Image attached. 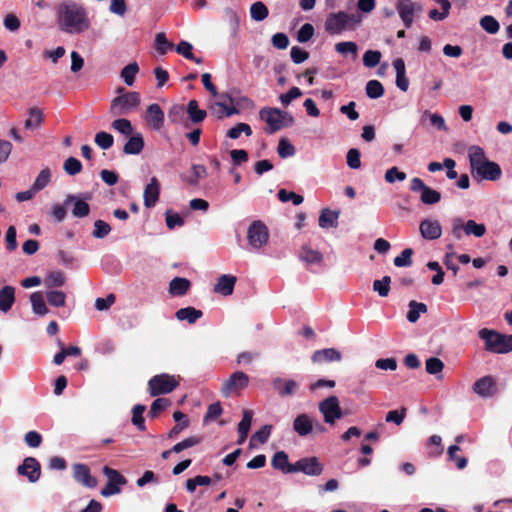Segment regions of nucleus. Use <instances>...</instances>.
Returning a JSON list of instances; mask_svg holds the SVG:
<instances>
[{
    "instance_id": "1",
    "label": "nucleus",
    "mask_w": 512,
    "mask_h": 512,
    "mask_svg": "<svg viewBox=\"0 0 512 512\" xmlns=\"http://www.w3.org/2000/svg\"><path fill=\"white\" fill-rule=\"evenodd\" d=\"M56 21L59 30L67 34H81L91 27L87 10L75 1H64L58 5Z\"/></svg>"
},
{
    "instance_id": "2",
    "label": "nucleus",
    "mask_w": 512,
    "mask_h": 512,
    "mask_svg": "<svg viewBox=\"0 0 512 512\" xmlns=\"http://www.w3.org/2000/svg\"><path fill=\"white\" fill-rule=\"evenodd\" d=\"M361 22V18L345 11L329 13L324 22V30L330 36L342 35L346 31L355 30Z\"/></svg>"
},
{
    "instance_id": "3",
    "label": "nucleus",
    "mask_w": 512,
    "mask_h": 512,
    "mask_svg": "<svg viewBox=\"0 0 512 512\" xmlns=\"http://www.w3.org/2000/svg\"><path fill=\"white\" fill-rule=\"evenodd\" d=\"M259 118L267 124L265 132L273 134L294 123V118L286 111L278 108L264 107L259 111Z\"/></svg>"
},
{
    "instance_id": "4",
    "label": "nucleus",
    "mask_w": 512,
    "mask_h": 512,
    "mask_svg": "<svg viewBox=\"0 0 512 512\" xmlns=\"http://www.w3.org/2000/svg\"><path fill=\"white\" fill-rule=\"evenodd\" d=\"M482 340L489 352L507 354L512 351V334L506 335L496 330L482 328Z\"/></svg>"
},
{
    "instance_id": "5",
    "label": "nucleus",
    "mask_w": 512,
    "mask_h": 512,
    "mask_svg": "<svg viewBox=\"0 0 512 512\" xmlns=\"http://www.w3.org/2000/svg\"><path fill=\"white\" fill-rule=\"evenodd\" d=\"M179 380V376L167 373L154 375L148 381V392L152 397L169 394L180 385Z\"/></svg>"
},
{
    "instance_id": "6",
    "label": "nucleus",
    "mask_w": 512,
    "mask_h": 512,
    "mask_svg": "<svg viewBox=\"0 0 512 512\" xmlns=\"http://www.w3.org/2000/svg\"><path fill=\"white\" fill-rule=\"evenodd\" d=\"M140 104L138 92H126L115 97L110 104V113L114 116L127 115Z\"/></svg>"
},
{
    "instance_id": "7",
    "label": "nucleus",
    "mask_w": 512,
    "mask_h": 512,
    "mask_svg": "<svg viewBox=\"0 0 512 512\" xmlns=\"http://www.w3.org/2000/svg\"><path fill=\"white\" fill-rule=\"evenodd\" d=\"M269 239L267 226L261 220L253 221L247 230V240L254 249L263 247Z\"/></svg>"
},
{
    "instance_id": "8",
    "label": "nucleus",
    "mask_w": 512,
    "mask_h": 512,
    "mask_svg": "<svg viewBox=\"0 0 512 512\" xmlns=\"http://www.w3.org/2000/svg\"><path fill=\"white\" fill-rule=\"evenodd\" d=\"M103 473L107 477L108 481L105 487L101 490V495L104 497H109L111 495L120 493V486L125 485L127 482L125 477L117 470L108 466H104Z\"/></svg>"
},
{
    "instance_id": "9",
    "label": "nucleus",
    "mask_w": 512,
    "mask_h": 512,
    "mask_svg": "<svg viewBox=\"0 0 512 512\" xmlns=\"http://www.w3.org/2000/svg\"><path fill=\"white\" fill-rule=\"evenodd\" d=\"M249 384V376L242 372L236 371L222 383L221 393L224 397H229L233 393H238L240 390L246 388Z\"/></svg>"
},
{
    "instance_id": "10",
    "label": "nucleus",
    "mask_w": 512,
    "mask_h": 512,
    "mask_svg": "<svg viewBox=\"0 0 512 512\" xmlns=\"http://www.w3.org/2000/svg\"><path fill=\"white\" fill-rule=\"evenodd\" d=\"M319 411L323 414L324 421L328 424H334L337 419L343 415L336 396H329L319 403Z\"/></svg>"
},
{
    "instance_id": "11",
    "label": "nucleus",
    "mask_w": 512,
    "mask_h": 512,
    "mask_svg": "<svg viewBox=\"0 0 512 512\" xmlns=\"http://www.w3.org/2000/svg\"><path fill=\"white\" fill-rule=\"evenodd\" d=\"M289 471L302 472L309 476H319L323 472V465L317 457H304L296 461Z\"/></svg>"
},
{
    "instance_id": "12",
    "label": "nucleus",
    "mask_w": 512,
    "mask_h": 512,
    "mask_svg": "<svg viewBox=\"0 0 512 512\" xmlns=\"http://www.w3.org/2000/svg\"><path fill=\"white\" fill-rule=\"evenodd\" d=\"M397 12L406 28H409L416 13L421 11V6L412 0H399L396 4Z\"/></svg>"
},
{
    "instance_id": "13",
    "label": "nucleus",
    "mask_w": 512,
    "mask_h": 512,
    "mask_svg": "<svg viewBox=\"0 0 512 512\" xmlns=\"http://www.w3.org/2000/svg\"><path fill=\"white\" fill-rule=\"evenodd\" d=\"M19 475L26 476L31 483L39 480L41 476V465L34 457H26L22 464L18 466Z\"/></svg>"
},
{
    "instance_id": "14",
    "label": "nucleus",
    "mask_w": 512,
    "mask_h": 512,
    "mask_svg": "<svg viewBox=\"0 0 512 512\" xmlns=\"http://www.w3.org/2000/svg\"><path fill=\"white\" fill-rule=\"evenodd\" d=\"M73 477L76 482L82 484L87 488H95L97 486V480L90 473V469L87 465L77 463L73 465Z\"/></svg>"
},
{
    "instance_id": "15",
    "label": "nucleus",
    "mask_w": 512,
    "mask_h": 512,
    "mask_svg": "<svg viewBox=\"0 0 512 512\" xmlns=\"http://www.w3.org/2000/svg\"><path fill=\"white\" fill-rule=\"evenodd\" d=\"M165 115L157 103L150 104L147 107L145 121L154 130L158 131L163 127Z\"/></svg>"
},
{
    "instance_id": "16",
    "label": "nucleus",
    "mask_w": 512,
    "mask_h": 512,
    "mask_svg": "<svg viewBox=\"0 0 512 512\" xmlns=\"http://www.w3.org/2000/svg\"><path fill=\"white\" fill-rule=\"evenodd\" d=\"M272 386L281 397H287L296 393L299 384L293 379L276 377L272 380Z\"/></svg>"
},
{
    "instance_id": "17",
    "label": "nucleus",
    "mask_w": 512,
    "mask_h": 512,
    "mask_svg": "<svg viewBox=\"0 0 512 512\" xmlns=\"http://www.w3.org/2000/svg\"><path fill=\"white\" fill-rule=\"evenodd\" d=\"M293 429L299 436H307L314 429V420L308 414L302 413L294 419Z\"/></svg>"
},
{
    "instance_id": "18",
    "label": "nucleus",
    "mask_w": 512,
    "mask_h": 512,
    "mask_svg": "<svg viewBox=\"0 0 512 512\" xmlns=\"http://www.w3.org/2000/svg\"><path fill=\"white\" fill-rule=\"evenodd\" d=\"M419 230L424 239L435 240L441 236L442 229L438 221L425 219L421 221Z\"/></svg>"
},
{
    "instance_id": "19",
    "label": "nucleus",
    "mask_w": 512,
    "mask_h": 512,
    "mask_svg": "<svg viewBox=\"0 0 512 512\" xmlns=\"http://www.w3.org/2000/svg\"><path fill=\"white\" fill-rule=\"evenodd\" d=\"M342 355L335 348H325L321 350H316L313 352L311 356V360L313 363H323V362H333V361H341Z\"/></svg>"
},
{
    "instance_id": "20",
    "label": "nucleus",
    "mask_w": 512,
    "mask_h": 512,
    "mask_svg": "<svg viewBox=\"0 0 512 512\" xmlns=\"http://www.w3.org/2000/svg\"><path fill=\"white\" fill-rule=\"evenodd\" d=\"M237 278L233 275H221L217 283L214 285V292L219 293L223 296H229L234 291Z\"/></svg>"
},
{
    "instance_id": "21",
    "label": "nucleus",
    "mask_w": 512,
    "mask_h": 512,
    "mask_svg": "<svg viewBox=\"0 0 512 512\" xmlns=\"http://www.w3.org/2000/svg\"><path fill=\"white\" fill-rule=\"evenodd\" d=\"M71 203H73L72 214L74 217L84 218L89 215L90 206L87 202L69 194L64 204L69 205Z\"/></svg>"
},
{
    "instance_id": "22",
    "label": "nucleus",
    "mask_w": 512,
    "mask_h": 512,
    "mask_svg": "<svg viewBox=\"0 0 512 512\" xmlns=\"http://www.w3.org/2000/svg\"><path fill=\"white\" fill-rule=\"evenodd\" d=\"M129 139L123 147V152L127 155H138L144 148V138L141 133H133L128 136Z\"/></svg>"
},
{
    "instance_id": "23",
    "label": "nucleus",
    "mask_w": 512,
    "mask_h": 512,
    "mask_svg": "<svg viewBox=\"0 0 512 512\" xmlns=\"http://www.w3.org/2000/svg\"><path fill=\"white\" fill-rule=\"evenodd\" d=\"M500 166L492 161H489L482 154V179L495 181L501 176Z\"/></svg>"
},
{
    "instance_id": "24",
    "label": "nucleus",
    "mask_w": 512,
    "mask_h": 512,
    "mask_svg": "<svg viewBox=\"0 0 512 512\" xmlns=\"http://www.w3.org/2000/svg\"><path fill=\"white\" fill-rule=\"evenodd\" d=\"M393 67L396 71V86L403 92H406L409 87V80L406 77L405 63L401 58L393 61Z\"/></svg>"
},
{
    "instance_id": "25",
    "label": "nucleus",
    "mask_w": 512,
    "mask_h": 512,
    "mask_svg": "<svg viewBox=\"0 0 512 512\" xmlns=\"http://www.w3.org/2000/svg\"><path fill=\"white\" fill-rule=\"evenodd\" d=\"M15 302V288L6 285L0 289V311L7 313Z\"/></svg>"
},
{
    "instance_id": "26",
    "label": "nucleus",
    "mask_w": 512,
    "mask_h": 512,
    "mask_svg": "<svg viewBox=\"0 0 512 512\" xmlns=\"http://www.w3.org/2000/svg\"><path fill=\"white\" fill-rule=\"evenodd\" d=\"M191 287V282L187 278L175 277L169 283V293L172 296H184Z\"/></svg>"
},
{
    "instance_id": "27",
    "label": "nucleus",
    "mask_w": 512,
    "mask_h": 512,
    "mask_svg": "<svg viewBox=\"0 0 512 512\" xmlns=\"http://www.w3.org/2000/svg\"><path fill=\"white\" fill-rule=\"evenodd\" d=\"M176 318L179 321H187L189 324H194L198 319L203 316L201 310H198L192 306L181 308L175 313Z\"/></svg>"
},
{
    "instance_id": "28",
    "label": "nucleus",
    "mask_w": 512,
    "mask_h": 512,
    "mask_svg": "<svg viewBox=\"0 0 512 512\" xmlns=\"http://www.w3.org/2000/svg\"><path fill=\"white\" fill-rule=\"evenodd\" d=\"M339 214L340 212L336 210L322 209L318 220L319 226L321 228L337 227Z\"/></svg>"
},
{
    "instance_id": "29",
    "label": "nucleus",
    "mask_w": 512,
    "mask_h": 512,
    "mask_svg": "<svg viewBox=\"0 0 512 512\" xmlns=\"http://www.w3.org/2000/svg\"><path fill=\"white\" fill-rule=\"evenodd\" d=\"M271 465L274 469L280 470L283 473H293V471H289L293 464L289 463L288 454L285 451L276 452L272 457Z\"/></svg>"
},
{
    "instance_id": "30",
    "label": "nucleus",
    "mask_w": 512,
    "mask_h": 512,
    "mask_svg": "<svg viewBox=\"0 0 512 512\" xmlns=\"http://www.w3.org/2000/svg\"><path fill=\"white\" fill-rule=\"evenodd\" d=\"M187 114L192 123H201L207 116L205 110L200 109L198 102L194 99L190 100L187 105Z\"/></svg>"
},
{
    "instance_id": "31",
    "label": "nucleus",
    "mask_w": 512,
    "mask_h": 512,
    "mask_svg": "<svg viewBox=\"0 0 512 512\" xmlns=\"http://www.w3.org/2000/svg\"><path fill=\"white\" fill-rule=\"evenodd\" d=\"M30 302L32 305V310L35 314L44 316L49 312L44 301V296L41 291L33 292L30 295Z\"/></svg>"
},
{
    "instance_id": "32",
    "label": "nucleus",
    "mask_w": 512,
    "mask_h": 512,
    "mask_svg": "<svg viewBox=\"0 0 512 512\" xmlns=\"http://www.w3.org/2000/svg\"><path fill=\"white\" fill-rule=\"evenodd\" d=\"M407 320L411 323H415L420 318L421 313H426L428 308L425 303L411 300L408 304Z\"/></svg>"
},
{
    "instance_id": "33",
    "label": "nucleus",
    "mask_w": 512,
    "mask_h": 512,
    "mask_svg": "<svg viewBox=\"0 0 512 512\" xmlns=\"http://www.w3.org/2000/svg\"><path fill=\"white\" fill-rule=\"evenodd\" d=\"M43 121V113L42 111L37 108H31L28 111V118L25 120V128L26 129H36L38 128Z\"/></svg>"
},
{
    "instance_id": "34",
    "label": "nucleus",
    "mask_w": 512,
    "mask_h": 512,
    "mask_svg": "<svg viewBox=\"0 0 512 512\" xmlns=\"http://www.w3.org/2000/svg\"><path fill=\"white\" fill-rule=\"evenodd\" d=\"M335 51L344 57L351 55L353 58H356L358 46L353 41L338 42L335 44Z\"/></svg>"
},
{
    "instance_id": "35",
    "label": "nucleus",
    "mask_w": 512,
    "mask_h": 512,
    "mask_svg": "<svg viewBox=\"0 0 512 512\" xmlns=\"http://www.w3.org/2000/svg\"><path fill=\"white\" fill-rule=\"evenodd\" d=\"M145 410H146V406L142 405V404H137L132 409L131 421H132L133 425H135L138 428V430H140V431L146 430L145 420L143 417V413L145 412Z\"/></svg>"
},
{
    "instance_id": "36",
    "label": "nucleus",
    "mask_w": 512,
    "mask_h": 512,
    "mask_svg": "<svg viewBox=\"0 0 512 512\" xmlns=\"http://www.w3.org/2000/svg\"><path fill=\"white\" fill-rule=\"evenodd\" d=\"M50 180H51L50 169L45 168V169L41 170L40 173L38 174V176L36 177L32 187H31V190H29L28 192L40 191V190L44 189L48 185Z\"/></svg>"
},
{
    "instance_id": "37",
    "label": "nucleus",
    "mask_w": 512,
    "mask_h": 512,
    "mask_svg": "<svg viewBox=\"0 0 512 512\" xmlns=\"http://www.w3.org/2000/svg\"><path fill=\"white\" fill-rule=\"evenodd\" d=\"M111 128L126 137L133 134V127L131 122L125 118H119L114 120L111 123Z\"/></svg>"
},
{
    "instance_id": "38",
    "label": "nucleus",
    "mask_w": 512,
    "mask_h": 512,
    "mask_svg": "<svg viewBox=\"0 0 512 512\" xmlns=\"http://www.w3.org/2000/svg\"><path fill=\"white\" fill-rule=\"evenodd\" d=\"M47 288H57L65 284V276L61 271H53L44 279Z\"/></svg>"
},
{
    "instance_id": "39",
    "label": "nucleus",
    "mask_w": 512,
    "mask_h": 512,
    "mask_svg": "<svg viewBox=\"0 0 512 512\" xmlns=\"http://www.w3.org/2000/svg\"><path fill=\"white\" fill-rule=\"evenodd\" d=\"M300 258L308 264H320L323 260V255L319 251L304 247Z\"/></svg>"
},
{
    "instance_id": "40",
    "label": "nucleus",
    "mask_w": 512,
    "mask_h": 512,
    "mask_svg": "<svg viewBox=\"0 0 512 512\" xmlns=\"http://www.w3.org/2000/svg\"><path fill=\"white\" fill-rule=\"evenodd\" d=\"M171 404L170 400L166 398H157L155 399L150 407V410L148 412V416L151 419H155L158 417V415L164 411L167 407H169Z\"/></svg>"
},
{
    "instance_id": "41",
    "label": "nucleus",
    "mask_w": 512,
    "mask_h": 512,
    "mask_svg": "<svg viewBox=\"0 0 512 512\" xmlns=\"http://www.w3.org/2000/svg\"><path fill=\"white\" fill-rule=\"evenodd\" d=\"M498 393L496 381L491 376L482 377V397H493Z\"/></svg>"
},
{
    "instance_id": "42",
    "label": "nucleus",
    "mask_w": 512,
    "mask_h": 512,
    "mask_svg": "<svg viewBox=\"0 0 512 512\" xmlns=\"http://www.w3.org/2000/svg\"><path fill=\"white\" fill-rule=\"evenodd\" d=\"M138 71V64L136 62L130 63L122 69L121 78L128 86H132Z\"/></svg>"
},
{
    "instance_id": "43",
    "label": "nucleus",
    "mask_w": 512,
    "mask_h": 512,
    "mask_svg": "<svg viewBox=\"0 0 512 512\" xmlns=\"http://www.w3.org/2000/svg\"><path fill=\"white\" fill-rule=\"evenodd\" d=\"M48 303L54 307H64L66 304V294L59 290H50L46 293Z\"/></svg>"
},
{
    "instance_id": "44",
    "label": "nucleus",
    "mask_w": 512,
    "mask_h": 512,
    "mask_svg": "<svg viewBox=\"0 0 512 512\" xmlns=\"http://www.w3.org/2000/svg\"><path fill=\"white\" fill-rule=\"evenodd\" d=\"M469 160L474 177L480 175V147L471 146L469 148Z\"/></svg>"
},
{
    "instance_id": "45",
    "label": "nucleus",
    "mask_w": 512,
    "mask_h": 512,
    "mask_svg": "<svg viewBox=\"0 0 512 512\" xmlns=\"http://www.w3.org/2000/svg\"><path fill=\"white\" fill-rule=\"evenodd\" d=\"M250 14L253 20L262 21L267 18L269 11L262 2L258 1L251 5Z\"/></svg>"
},
{
    "instance_id": "46",
    "label": "nucleus",
    "mask_w": 512,
    "mask_h": 512,
    "mask_svg": "<svg viewBox=\"0 0 512 512\" xmlns=\"http://www.w3.org/2000/svg\"><path fill=\"white\" fill-rule=\"evenodd\" d=\"M366 94L371 99L380 98L384 94V87L378 80H370L366 84Z\"/></svg>"
},
{
    "instance_id": "47",
    "label": "nucleus",
    "mask_w": 512,
    "mask_h": 512,
    "mask_svg": "<svg viewBox=\"0 0 512 512\" xmlns=\"http://www.w3.org/2000/svg\"><path fill=\"white\" fill-rule=\"evenodd\" d=\"M390 284L391 277L384 276L382 279L373 282V290L377 292L380 297H386L390 292Z\"/></svg>"
},
{
    "instance_id": "48",
    "label": "nucleus",
    "mask_w": 512,
    "mask_h": 512,
    "mask_svg": "<svg viewBox=\"0 0 512 512\" xmlns=\"http://www.w3.org/2000/svg\"><path fill=\"white\" fill-rule=\"evenodd\" d=\"M277 152L281 158L292 157L296 153L295 147L286 138H281L278 143Z\"/></svg>"
},
{
    "instance_id": "49",
    "label": "nucleus",
    "mask_w": 512,
    "mask_h": 512,
    "mask_svg": "<svg viewBox=\"0 0 512 512\" xmlns=\"http://www.w3.org/2000/svg\"><path fill=\"white\" fill-rule=\"evenodd\" d=\"M173 44L168 41L165 33H157L155 37V49L160 55H164L172 49Z\"/></svg>"
},
{
    "instance_id": "50",
    "label": "nucleus",
    "mask_w": 512,
    "mask_h": 512,
    "mask_svg": "<svg viewBox=\"0 0 512 512\" xmlns=\"http://www.w3.org/2000/svg\"><path fill=\"white\" fill-rule=\"evenodd\" d=\"M413 249L405 248L400 255L396 256L393 260V264L396 267H409L412 265Z\"/></svg>"
},
{
    "instance_id": "51",
    "label": "nucleus",
    "mask_w": 512,
    "mask_h": 512,
    "mask_svg": "<svg viewBox=\"0 0 512 512\" xmlns=\"http://www.w3.org/2000/svg\"><path fill=\"white\" fill-rule=\"evenodd\" d=\"M201 441H202V437H200V436H190V437L182 440L181 442L175 444L172 447V450L174 453H179L185 449H188V448L198 445L199 443H201Z\"/></svg>"
},
{
    "instance_id": "52",
    "label": "nucleus",
    "mask_w": 512,
    "mask_h": 512,
    "mask_svg": "<svg viewBox=\"0 0 512 512\" xmlns=\"http://www.w3.org/2000/svg\"><path fill=\"white\" fill-rule=\"evenodd\" d=\"M94 141L98 147L107 150L113 146L114 138L111 134L101 131L96 133Z\"/></svg>"
},
{
    "instance_id": "53",
    "label": "nucleus",
    "mask_w": 512,
    "mask_h": 512,
    "mask_svg": "<svg viewBox=\"0 0 512 512\" xmlns=\"http://www.w3.org/2000/svg\"><path fill=\"white\" fill-rule=\"evenodd\" d=\"M110 231L111 226L107 222L103 220H96L94 222L92 236L97 239H103L110 233Z\"/></svg>"
},
{
    "instance_id": "54",
    "label": "nucleus",
    "mask_w": 512,
    "mask_h": 512,
    "mask_svg": "<svg viewBox=\"0 0 512 512\" xmlns=\"http://www.w3.org/2000/svg\"><path fill=\"white\" fill-rule=\"evenodd\" d=\"M425 369L427 373L437 375L443 371L444 363L437 357H430L426 360Z\"/></svg>"
},
{
    "instance_id": "55",
    "label": "nucleus",
    "mask_w": 512,
    "mask_h": 512,
    "mask_svg": "<svg viewBox=\"0 0 512 512\" xmlns=\"http://www.w3.org/2000/svg\"><path fill=\"white\" fill-rule=\"evenodd\" d=\"M241 133H244L246 136H251L252 129L246 123H238L227 131V137L230 139H237L240 137Z\"/></svg>"
},
{
    "instance_id": "56",
    "label": "nucleus",
    "mask_w": 512,
    "mask_h": 512,
    "mask_svg": "<svg viewBox=\"0 0 512 512\" xmlns=\"http://www.w3.org/2000/svg\"><path fill=\"white\" fill-rule=\"evenodd\" d=\"M253 412L245 409L243 411L242 419L238 424V434H249L252 424Z\"/></svg>"
},
{
    "instance_id": "57",
    "label": "nucleus",
    "mask_w": 512,
    "mask_h": 512,
    "mask_svg": "<svg viewBox=\"0 0 512 512\" xmlns=\"http://www.w3.org/2000/svg\"><path fill=\"white\" fill-rule=\"evenodd\" d=\"M381 52L377 50H367L363 55V64L368 68H374L380 63Z\"/></svg>"
},
{
    "instance_id": "58",
    "label": "nucleus",
    "mask_w": 512,
    "mask_h": 512,
    "mask_svg": "<svg viewBox=\"0 0 512 512\" xmlns=\"http://www.w3.org/2000/svg\"><path fill=\"white\" fill-rule=\"evenodd\" d=\"M212 109L218 118L229 117L238 113V110L235 107H229L222 102H216L212 106Z\"/></svg>"
},
{
    "instance_id": "59",
    "label": "nucleus",
    "mask_w": 512,
    "mask_h": 512,
    "mask_svg": "<svg viewBox=\"0 0 512 512\" xmlns=\"http://www.w3.org/2000/svg\"><path fill=\"white\" fill-rule=\"evenodd\" d=\"M63 169L68 175L73 176L81 172L82 164L77 158L69 157L65 160Z\"/></svg>"
},
{
    "instance_id": "60",
    "label": "nucleus",
    "mask_w": 512,
    "mask_h": 512,
    "mask_svg": "<svg viewBox=\"0 0 512 512\" xmlns=\"http://www.w3.org/2000/svg\"><path fill=\"white\" fill-rule=\"evenodd\" d=\"M184 114V106L180 104H174L168 111V119L171 123H180L184 117Z\"/></svg>"
},
{
    "instance_id": "61",
    "label": "nucleus",
    "mask_w": 512,
    "mask_h": 512,
    "mask_svg": "<svg viewBox=\"0 0 512 512\" xmlns=\"http://www.w3.org/2000/svg\"><path fill=\"white\" fill-rule=\"evenodd\" d=\"M223 412L222 406L220 402L212 403L208 406L206 414L204 415L203 421L204 423H208L210 421L218 418Z\"/></svg>"
},
{
    "instance_id": "62",
    "label": "nucleus",
    "mask_w": 512,
    "mask_h": 512,
    "mask_svg": "<svg viewBox=\"0 0 512 512\" xmlns=\"http://www.w3.org/2000/svg\"><path fill=\"white\" fill-rule=\"evenodd\" d=\"M406 408L402 407L399 410H391L386 414L385 420L386 422H392L396 425H401L406 417Z\"/></svg>"
},
{
    "instance_id": "63",
    "label": "nucleus",
    "mask_w": 512,
    "mask_h": 512,
    "mask_svg": "<svg viewBox=\"0 0 512 512\" xmlns=\"http://www.w3.org/2000/svg\"><path fill=\"white\" fill-rule=\"evenodd\" d=\"M271 430H272V426L271 425H264V426H262L258 431H256L251 436V444H253V442H255V441H257V442H259L261 444L266 443L268 441V439H269Z\"/></svg>"
},
{
    "instance_id": "64",
    "label": "nucleus",
    "mask_w": 512,
    "mask_h": 512,
    "mask_svg": "<svg viewBox=\"0 0 512 512\" xmlns=\"http://www.w3.org/2000/svg\"><path fill=\"white\" fill-rule=\"evenodd\" d=\"M302 91L298 87H292L287 93L281 94L279 100L284 107H287L293 100L299 98Z\"/></svg>"
}]
</instances>
